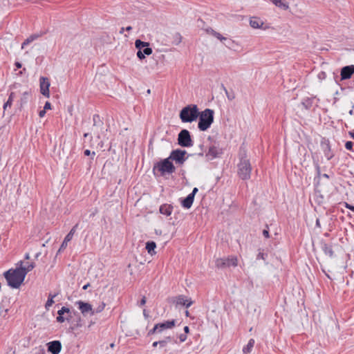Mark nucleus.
Masks as SVG:
<instances>
[{
  "mask_svg": "<svg viewBox=\"0 0 354 354\" xmlns=\"http://www.w3.org/2000/svg\"><path fill=\"white\" fill-rule=\"evenodd\" d=\"M239 158L238 176L243 180H248L251 176L252 166L250 160L248 158L247 151L243 145L239 149Z\"/></svg>",
  "mask_w": 354,
  "mask_h": 354,
  "instance_id": "nucleus-1",
  "label": "nucleus"
},
{
  "mask_svg": "<svg viewBox=\"0 0 354 354\" xmlns=\"http://www.w3.org/2000/svg\"><path fill=\"white\" fill-rule=\"evenodd\" d=\"M3 276L7 281L8 285L16 289L21 286L26 278L25 272L21 270L19 267L6 271L3 273Z\"/></svg>",
  "mask_w": 354,
  "mask_h": 354,
  "instance_id": "nucleus-2",
  "label": "nucleus"
},
{
  "mask_svg": "<svg viewBox=\"0 0 354 354\" xmlns=\"http://www.w3.org/2000/svg\"><path fill=\"white\" fill-rule=\"evenodd\" d=\"M199 116V109L196 104H188L183 107L180 113L179 118L183 123H192L196 121Z\"/></svg>",
  "mask_w": 354,
  "mask_h": 354,
  "instance_id": "nucleus-3",
  "label": "nucleus"
},
{
  "mask_svg": "<svg viewBox=\"0 0 354 354\" xmlns=\"http://www.w3.org/2000/svg\"><path fill=\"white\" fill-rule=\"evenodd\" d=\"M214 111L210 109H205L199 111L198 128L201 131H207L214 122Z\"/></svg>",
  "mask_w": 354,
  "mask_h": 354,
  "instance_id": "nucleus-4",
  "label": "nucleus"
},
{
  "mask_svg": "<svg viewBox=\"0 0 354 354\" xmlns=\"http://www.w3.org/2000/svg\"><path fill=\"white\" fill-rule=\"evenodd\" d=\"M156 170L160 172V176H162L166 174L174 173L176 171V167L169 158H167L154 165L153 171L155 175Z\"/></svg>",
  "mask_w": 354,
  "mask_h": 354,
  "instance_id": "nucleus-5",
  "label": "nucleus"
},
{
  "mask_svg": "<svg viewBox=\"0 0 354 354\" xmlns=\"http://www.w3.org/2000/svg\"><path fill=\"white\" fill-rule=\"evenodd\" d=\"M187 155V151L180 149L172 150L168 157L172 162L174 161L176 165H183L187 160L189 155Z\"/></svg>",
  "mask_w": 354,
  "mask_h": 354,
  "instance_id": "nucleus-6",
  "label": "nucleus"
},
{
  "mask_svg": "<svg viewBox=\"0 0 354 354\" xmlns=\"http://www.w3.org/2000/svg\"><path fill=\"white\" fill-rule=\"evenodd\" d=\"M178 144L182 147H190L194 145L190 133L187 129H183L178 135Z\"/></svg>",
  "mask_w": 354,
  "mask_h": 354,
  "instance_id": "nucleus-7",
  "label": "nucleus"
},
{
  "mask_svg": "<svg viewBox=\"0 0 354 354\" xmlns=\"http://www.w3.org/2000/svg\"><path fill=\"white\" fill-rule=\"evenodd\" d=\"M75 304L77 305L79 310L84 316L88 315L91 316L95 314V310L89 303L80 300L76 301Z\"/></svg>",
  "mask_w": 354,
  "mask_h": 354,
  "instance_id": "nucleus-8",
  "label": "nucleus"
},
{
  "mask_svg": "<svg viewBox=\"0 0 354 354\" xmlns=\"http://www.w3.org/2000/svg\"><path fill=\"white\" fill-rule=\"evenodd\" d=\"M237 266V259L236 257H231L227 259H217L216 260V266L218 268H225L230 266Z\"/></svg>",
  "mask_w": 354,
  "mask_h": 354,
  "instance_id": "nucleus-9",
  "label": "nucleus"
},
{
  "mask_svg": "<svg viewBox=\"0 0 354 354\" xmlns=\"http://www.w3.org/2000/svg\"><path fill=\"white\" fill-rule=\"evenodd\" d=\"M172 302L176 304V306H185L186 308H189L193 304V301L190 298L187 299V297L183 295L173 297Z\"/></svg>",
  "mask_w": 354,
  "mask_h": 354,
  "instance_id": "nucleus-10",
  "label": "nucleus"
},
{
  "mask_svg": "<svg viewBox=\"0 0 354 354\" xmlns=\"http://www.w3.org/2000/svg\"><path fill=\"white\" fill-rule=\"evenodd\" d=\"M39 84H40V92L41 93L46 97H49V87H50V82L48 78L45 77H41L39 79Z\"/></svg>",
  "mask_w": 354,
  "mask_h": 354,
  "instance_id": "nucleus-11",
  "label": "nucleus"
},
{
  "mask_svg": "<svg viewBox=\"0 0 354 354\" xmlns=\"http://www.w3.org/2000/svg\"><path fill=\"white\" fill-rule=\"evenodd\" d=\"M321 146L327 160H330L334 156V154L331 152L329 140L326 138H323L321 142Z\"/></svg>",
  "mask_w": 354,
  "mask_h": 354,
  "instance_id": "nucleus-12",
  "label": "nucleus"
},
{
  "mask_svg": "<svg viewBox=\"0 0 354 354\" xmlns=\"http://www.w3.org/2000/svg\"><path fill=\"white\" fill-rule=\"evenodd\" d=\"M48 351L52 354H59L62 349V344L58 340L50 342L47 344Z\"/></svg>",
  "mask_w": 354,
  "mask_h": 354,
  "instance_id": "nucleus-13",
  "label": "nucleus"
},
{
  "mask_svg": "<svg viewBox=\"0 0 354 354\" xmlns=\"http://www.w3.org/2000/svg\"><path fill=\"white\" fill-rule=\"evenodd\" d=\"M354 73V65L344 66L341 69V80H348L351 77Z\"/></svg>",
  "mask_w": 354,
  "mask_h": 354,
  "instance_id": "nucleus-14",
  "label": "nucleus"
},
{
  "mask_svg": "<svg viewBox=\"0 0 354 354\" xmlns=\"http://www.w3.org/2000/svg\"><path fill=\"white\" fill-rule=\"evenodd\" d=\"M156 324L158 328V333H160L166 329L172 328L176 324V320H168Z\"/></svg>",
  "mask_w": 354,
  "mask_h": 354,
  "instance_id": "nucleus-15",
  "label": "nucleus"
},
{
  "mask_svg": "<svg viewBox=\"0 0 354 354\" xmlns=\"http://www.w3.org/2000/svg\"><path fill=\"white\" fill-rule=\"evenodd\" d=\"M221 153L220 149L217 147L212 145L209 147L206 156L209 159H214L218 157Z\"/></svg>",
  "mask_w": 354,
  "mask_h": 354,
  "instance_id": "nucleus-16",
  "label": "nucleus"
},
{
  "mask_svg": "<svg viewBox=\"0 0 354 354\" xmlns=\"http://www.w3.org/2000/svg\"><path fill=\"white\" fill-rule=\"evenodd\" d=\"M263 21L258 17H253L250 19V25L253 28L266 29V28L263 27Z\"/></svg>",
  "mask_w": 354,
  "mask_h": 354,
  "instance_id": "nucleus-17",
  "label": "nucleus"
},
{
  "mask_svg": "<svg viewBox=\"0 0 354 354\" xmlns=\"http://www.w3.org/2000/svg\"><path fill=\"white\" fill-rule=\"evenodd\" d=\"M73 315L77 317L76 319L75 320H73V321H71V323H72V326H71V329L72 330H75V329H77L80 327H81L82 326V320L79 315L78 313L75 312V311H73Z\"/></svg>",
  "mask_w": 354,
  "mask_h": 354,
  "instance_id": "nucleus-18",
  "label": "nucleus"
},
{
  "mask_svg": "<svg viewBox=\"0 0 354 354\" xmlns=\"http://www.w3.org/2000/svg\"><path fill=\"white\" fill-rule=\"evenodd\" d=\"M322 250L324 252L326 255H328L330 257H333L334 255V252L332 248V245H328L324 242H322Z\"/></svg>",
  "mask_w": 354,
  "mask_h": 354,
  "instance_id": "nucleus-19",
  "label": "nucleus"
},
{
  "mask_svg": "<svg viewBox=\"0 0 354 354\" xmlns=\"http://www.w3.org/2000/svg\"><path fill=\"white\" fill-rule=\"evenodd\" d=\"M173 209V207L171 205L163 204L160 205L159 211L160 213L166 216H170Z\"/></svg>",
  "mask_w": 354,
  "mask_h": 354,
  "instance_id": "nucleus-20",
  "label": "nucleus"
},
{
  "mask_svg": "<svg viewBox=\"0 0 354 354\" xmlns=\"http://www.w3.org/2000/svg\"><path fill=\"white\" fill-rule=\"evenodd\" d=\"M194 200V198L192 197V195L188 194L187 196L182 201L181 205L183 207L189 209L193 204Z\"/></svg>",
  "mask_w": 354,
  "mask_h": 354,
  "instance_id": "nucleus-21",
  "label": "nucleus"
},
{
  "mask_svg": "<svg viewBox=\"0 0 354 354\" xmlns=\"http://www.w3.org/2000/svg\"><path fill=\"white\" fill-rule=\"evenodd\" d=\"M153 50L151 48H145L143 50H138L137 57L142 60L145 58V55H150L152 53Z\"/></svg>",
  "mask_w": 354,
  "mask_h": 354,
  "instance_id": "nucleus-22",
  "label": "nucleus"
},
{
  "mask_svg": "<svg viewBox=\"0 0 354 354\" xmlns=\"http://www.w3.org/2000/svg\"><path fill=\"white\" fill-rule=\"evenodd\" d=\"M17 265L19 266V268L21 270H23L24 272H25V276H26L27 273L30 271H31L35 267V263L32 262V263H28L27 266L26 267H24L22 265H23V261H20Z\"/></svg>",
  "mask_w": 354,
  "mask_h": 354,
  "instance_id": "nucleus-23",
  "label": "nucleus"
},
{
  "mask_svg": "<svg viewBox=\"0 0 354 354\" xmlns=\"http://www.w3.org/2000/svg\"><path fill=\"white\" fill-rule=\"evenodd\" d=\"M156 248V243L154 241H147L146 243L145 248L149 254L153 255V254H156V252H155Z\"/></svg>",
  "mask_w": 354,
  "mask_h": 354,
  "instance_id": "nucleus-24",
  "label": "nucleus"
},
{
  "mask_svg": "<svg viewBox=\"0 0 354 354\" xmlns=\"http://www.w3.org/2000/svg\"><path fill=\"white\" fill-rule=\"evenodd\" d=\"M135 46L138 50H143L145 48H150L149 43L141 41L140 39H136L135 41Z\"/></svg>",
  "mask_w": 354,
  "mask_h": 354,
  "instance_id": "nucleus-25",
  "label": "nucleus"
},
{
  "mask_svg": "<svg viewBox=\"0 0 354 354\" xmlns=\"http://www.w3.org/2000/svg\"><path fill=\"white\" fill-rule=\"evenodd\" d=\"M41 35L33 34L29 36L21 44V48H24L26 46L28 45L37 38H39Z\"/></svg>",
  "mask_w": 354,
  "mask_h": 354,
  "instance_id": "nucleus-26",
  "label": "nucleus"
},
{
  "mask_svg": "<svg viewBox=\"0 0 354 354\" xmlns=\"http://www.w3.org/2000/svg\"><path fill=\"white\" fill-rule=\"evenodd\" d=\"M313 103V98L306 97L302 100L301 105L304 108L308 110L312 107Z\"/></svg>",
  "mask_w": 354,
  "mask_h": 354,
  "instance_id": "nucleus-27",
  "label": "nucleus"
},
{
  "mask_svg": "<svg viewBox=\"0 0 354 354\" xmlns=\"http://www.w3.org/2000/svg\"><path fill=\"white\" fill-rule=\"evenodd\" d=\"M58 295V293H54V294H51L50 293L48 295V300L45 304V308L46 309L48 310L49 309V308L54 304V300L53 299Z\"/></svg>",
  "mask_w": 354,
  "mask_h": 354,
  "instance_id": "nucleus-28",
  "label": "nucleus"
},
{
  "mask_svg": "<svg viewBox=\"0 0 354 354\" xmlns=\"http://www.w3.org/2000/svg\"><path fill=\"white\" fill-rule=\"evenodd\" d=\"M254 345V340L253 339H250L249 340L248 344L243 347V353L244 354H248V353H250Z\"/></svg>",
  "mask_w": 354,
  "mask_h": 354,
  "instance_id": "nucleus-29",
  "label": "nucleus"
},
{
  "mask_svg": "<svg viewBox=\"0 0 354 354\" xmlns=\"http://www.w3.org/2000/svg\"><path fill=\"white\" fill-rule=\"evenodd\" d=\"M272 2L277 7L283 10L288 8V5L285 2V0H272Z\"/></svg>",
  "mask_w": 354,
  "mask_h": 354,
  "instance_id": "nucleus-30",
  "label": "nucleus"
},
{
  "mask_svg": "<svg viewBox=\"0 0 354 354\" xmlns=\"http://www.w3.org/2000/svg\"><path fill=\"white\" fill-rule=\"evenodd\" d=\"M79 225V223H76L70 230V232L67 234V235L65 236L66 241H71L73 237L74 234L76 232V230L77 229Z\"/></svg>",
  "mask_w": 354,
  "mask_h": 354,
  "instance_id": "nucleus-31",
  "label": "nucleus"
},
{
  "mask_svg": "<svg viewBox=\"0 0 354 354\" xmlns=\"http://www.w3.org/2000/svg\"><path fill=\"white\" fill-rule=\"evenodd\" d=\"M207 32L211 33L214 37H216L221 41H227L226 37L222 36L219 32L215 31L212 28L207 29Z\"/></svg>",
  "mask_w": 354,
  "mask_h": 354,
  "instance_id": "nucleus-32",
  "label": "nucleus"
},
{
  "mask_svg": "<svg viewBox=\"0 0 354 354\" xmlns=\"http://www.w3.org/2000/svg\"><path fill=\"white\" fill-rule=\"evenodd\" d=\"M93 127L95 128L102 127L103 126V122L100 120V117L97 114H95L93 117Z\"/></svg>",
  "mask_w": 354,
  "mask_h": 354,
  "instance_id": "nucleus-33",
  "label": "nucleus"
},
{
  "mask_svg": "<svg viewBox=\"0 0 354 354\" xmlns=\"http://www.w3.org/2000/svg\"><path fill=\"white\" fill-rule=\"evenodd\" d=\"M14 97L15 93L13 92H11L7 102L3 104L4 111L6 110L7 107H10L12 106Z\"/></svg>",
  "mask_w": 354,
  "mask_h": 354,
  "instance_id": "nucleus-34",
  "label": "nucleus"
},
{
  "mask_svg": "<svg viewBox=\"0 0 354 354\" xmlns=\"http://www.w3.org/2000/svg\"><path fill=\"white\" fill-rule=\"evenodd\" d=\"M182 41V36L179 32H175L173 35L172 43L175 45H178Z\"/></svg>",
  "mask_w": 354,
  "mask_h": 354,
  "instance_id": "nucleus-35",
  "label": "nucleus"
},
{
  "mask_svg": "<svg viewBox=\"0 0 354 354\" xmlns=\"http://www.w3.org/2000/svg\"><path fill=\"white\" fill-rule=\"evenodd\" d=\"M223 91H225L226 96L229 100H232L235 98V94L233 91H228L227 89L224 86L223 84L221 85Z\"/></svg>",
  "mask_w": 354,
  "mask_h": 354,
  "instance_id": "nucleus-36",
  "label": "nucleus"
},
{
  "mask_svg": "<svg viewBox=\"0 0 354 354\" xmlns=\"http://www.w3.org/2000/svg\"><path fill=\"white\" fill-rule=\"evenodd\" d=\"M65 313H66V314H72L73 312H71L70 310V309L66 307V306H63L60 310H59L57 311V314L58 315H64V314H65Z\"/></svg>",
  "mask_w": 354,
  "mask_h": 354,
  "instance_id": "nucleus-37",
  "label": "nucleus"
},
{
  "mask_svg": "<svg viewBox=\"0 0 354 354\" xmlns=\"http://www.w3.org/2000/svg\"><path fill=\"white\" fill-rule=\"evenodd\" d=\"M105 306H106L105 303L102 302L95 309H94L95 313H101L104 309Z\"/></svg>",
  "mask_w": 354,
  "mask_h": 354,
  "instance_id": "nucleus-38",
  "label": "nucleus"
},
{
  "mask_svg": "<svg viewBox=\"0 0 354 354\" xmlns=\"http://www.w3.org/2000/svg\"><path fill=\"white\" fill-rule=\"evenodd\" d=\"M156 333H158V328L157 326V324H155L153 328L149 330V332L147 333V335L150 336V335H154V334H156Z\"/></svg>",
  "mask_w": 354,
  "mask_h": 354,
  "instance_id": "nucleus-39",
  "label": "nucleus"
},
{
  "mask_svg": "<svg viewBox=\"0 0 354 354\" xmlns=\"http://www.w3.org/2000/svg\"><path fill=\"white\" fill-rule=\"evenodd\" d=\"M223 42L225 44V46L229 48H232L234 43V41L232 39H227V41H223Z\"/></svg>",
  "mask_w": 354,
  "mask_h": 354,
  "instance_id": "nucleus-40",
  "label": "nucleus"
},
{
  "mask_svg": "<svg viewBox=\"0 0 354 354\" xmlns=\"http://www.w3.org/2000/svg\"><path fill=\"white\" fill-rule=\"evenodd\" d=\"M353 142H351V141H347L345 143V148L347 149V150H349V151H353Z\"/></svg>",
  "mask_w": 354,
  "mask_h": 354,
  "instance_id": "nucleus-41",
  "label": "nucleus"
},
{
  "mask_svg": "<svg viewBox=\"0 0 354 354\" xmlns=\"http://www.w3.org/2000/svg\"><path fill=\"white\" fill-rule=\"evenodd\" d=\"M68 242V241H66V239L64 238L62 243L61 244L59 249L58 250V252H57L58 253L60 252L61 251L64 250L67 247Z\"/></svg>",
  "mask_w": 354,
  "mask_h": 354,
  "instance_id": "nucleus-42",
  "label": "nucleus"
},
{
  "mask_svg": "<svg viewBox=\"0 0 354 354\" xmlns=\"http://www.w3.org/2000/svg\"><path fill=\"white\" fill-rule=\"evenodd\" d=\"M56 320H57V322H59V323H63V322H65L66 318H65V317H64V315H58V316H57V318H56Z\"/></svg>",
  "mask_w": 354,
  "mask_h": 354,
  "instance_id": "nucleus-43",
  "label": "nucleus"
},
{
  "mask_svg": "<svg viewBox=\"0 0 354 354\" xmlns=\"http://www.w3.org/2000/svg\"><path fill=\"white\" fill-rule=\"evenodd\" d=\"M266 257H267L266 254L259 252V254H257V259H261L265 260Z\"/></svg>",
  "mask_w": 354,
  "mask_h": 354,
  "instance_id": "nucleus-44",
  "label": "nucleus"
},
{
  "mask_svg": "<svg viewBox=\"0 0 354 354\" xmlns=\"http://www.w3.org/2000/svg\"><path fill=\"white\" fill-rule=\"evenodd\" d=\"M84 154L86 156H90L91 154L93 156L95 155V151H93L92 153L91 152V151L89 149H86L84 151Z\"/></svg>",
  "mask_w": 354,
  "mask_h": 354,
  "instance_id": "nucleus-45",
  "label": "nucleus"
},
{
  "mask_svg": "<svg viewBox=\"0 0 354 354\" xmlns=\"http://www.w3.org/2000/svg\"><path fill=\"white\" fill-rule=\"evenodd\" d=\"M146 301H147L146 297L145 296H143L142 298L141 299V300L140 301L138 305L140 306H142L146 304Z\"/></svg>",
  "mask_w": 354,
  "mask_h": 354,
  "instance_id": "nucleus-46",
  "label": "nucleus"
},
{
  "mask_svg": "<svg viewBox=\"0 0 354 354\" xmlns=\"http://www.w3.org/2000/svg\"><path fill=\"white\" fill-rule=\"evenodd\" d=\"M179 339L181 342H185L187 339V335L186 334H180L179 335Z\"/></svg>",
  "mask_w": 354,
  "mask_h": 354,
  "instance_id": "nucleus-47",
  "label": "nucleus"
},
{
  "mask_svg": "<svg viewBox=\"0 0 354 354\" xmlns=\"http://www.w3.org/2000/svg\"><path fill=\"white\" fill-rule=\"evenodd\" d=\"M51 109V104L49 102H46L45 103V105H44V109L45 110H48V109Z\"/></svg>",
  "mask_w": 354,
  "mask_h": 354,
  "instance_id": "nucleus-48",
  "label": "nucleus"
},
{
  "mask_svg": "<svg viewBox=\"0 0 354 354\" xmlns=\"http://www.w3.org/2000/svg\"><path fill=\"white\" fill-rule=\"evenodd\" d=\"M344 205L346 208L349 209L350 210L353 211L354 209V206L352 205L348 204V203L345 202Z\"/></svg>",
  "mask_w": 354,
  "mask_h": 354,
  "instance_id": "nucleus-49",
  "label": "nucleus"
},
{
  "mask_svg": "<svg viewBox=\"0 0 354 354\" xmlns=\"http://www.w3.org/2000/svg\"><path fill=\"white\" fill-rule=\"evenodd\" d=\"M158 343H159L160 347H165L167 345L166 341H164V339L158 341Z\"/></svg>",
  "mask_w": 354,
  "mask_h": 354,
  "instance_id": "nucleus-50",
  "label": "nucleus"
},
{
  "mask_svg": "<svg viewBox=\"0 0 354 354\" xmlns=\"http://www.w3.org/2000/svg\"><path fill=\"white\" fill-rule=\"evenodd\" d=\"M263 235L266 237V238H269L270 237V235H269V231L268 230H263Z\"/></svg>",
  "mask_w": 354,
  "mask_h": 354,
  "instance_id": "nucleus-51",
  "label": "nucleus"
},
{
  "mask_svg": "<svg viewBox=\"0 0 354 354\" xmlns=\"http://www.w3.org/2000/svg\"><path fill=\"white\" fill-rule=\"evenodd\" d=\"M198 189L197 187H194L192 192V193L189 194V195H192V197L194 198L196 194L198 192Z\"/></svg>",
  "mask_w": 354,
  "mask_h": 354,
  "instance_id": "nucleus-52",
  "label": "nucleus"
},
{
  "mask_svg": "<svg viewBox=\"0 0 354 354\" xmlns=\"http://www.w3.org/2000/svg\"><path fill=\"white\" fill-rule=\"evenodd\" d=\"M46 111L45 109H43V110H41L39 112V117L42 118L46 114Z\"/></svg>",
  "mask_w": 354,
  "mask_h": 354,
  "instance_id": "nucleus-53",
  "label": "nucleus"
},
{
  "mask_svg": "<svg viewBox=\"0 0 354 354\" xmlns=\"http://www.w3.org/2000/svg\"><path fill=\"white\" fill-rule=\"evenodd\" d=\"M15 67H16L17 69H19V68H21L22 64H21L20 62H16L15 63Z\"/></svg>",
  "mask_w": 354,
  "mask_h": 354,
  "instance_id": "nucleus-54",
  "label": "nucleus"
},
{
  "mask_svg": "<svg viewBox=\"0 0 354 354\" xmlns=\"http://www.w3.org/2000/svg\"><path fill=\"white\" fill-rule=\"evenodd\" d=\"M171 337L170 336H167L165 337L164 341H166V343L170 342L171 341Z\"/></svg>",
  "mask_w": 354,
  "mask_h": 354,
  "instance_id": "nucleus-55",
  "label": "nucleus"
},
{
  "mask_svg": "<svg viewBox=\"0 0 354 354\" xmlns=\"http://www.w3.org/2000/svg\"><path fill=\"white\" fill-rule=\"evenodd\" d=\"M65 318H66V320H67L68 322H70L71 319L72 318V314H67V316L65 317Z\"/></svg>",
  "mask_w": 354,
  "mask_h": 354,
  "instance_id": "nucleus-56",
  "label": "nucleus"
},
{
  "mask_svg": "<svg viewBox=\"0 0 354 354\" xmlns=\"http://www.w3.org/2000/svg\"><path fill=\"white\" fill-rule=\"evenodd\" d=\"M317 177L319 178L320 177V167L319 165H317Z\"/></svg>",
  "mask_w": 354,
  "mask_h": 354,
  "instance_id": "nucleus-57",
  "label": "nucleus"
},
{
  "mask_svg": "<svg viewBox=\"0 0 354 354\" xmlns=\"http://www.w3.org/2000/svg\"><path fill=\"white\" fill-rule=\"evenodd\" d=\"M184 332L185 334L188 333L189 332V326H186L184 327Z\"/></svg>",
  "mask_w": 354,
  "mask_h": 354,
  "instance_id": "nucleus-58",
  "label": "nucleus"
},
{
  "mask_svg": "<svg viewBox=\"0 0 354 354\" xmlns=\"http://www.w3.org/2000/svg\"><path fill=\"white\" fill-rule=\"evenodd\" d=\"M316 226L318 227H321L320 221H319V218H317V220H316Z\"/></svg>",
  "mask_w": 354,
  "mask_h": 354,
  "instance_id": "nucleus-59",
  "label": "nucleus"
},
{
  "mask_svg": "<svg viewBox=\"0 0 354 354\" xmlns=\"http://www.w3.org/2000/svg\"><path fill=\"white\" fill-rule=\"evenodd\" d=\"M90 286V283H88L86 285H84L82 288L83 290H86Z\"/></svg>",
  "mask_w": 354,
  "mask_h": 354,
  "instance_id": "nucleus-60",
  "label": "nucleus"
},
{
  "mask_svg": "<svg viewBox=\"0 0 354 354\" xmlns=\"http://www.w3.org/2000/svg\"><path fill=\"white\" fill-rule=\"evenodd\" d=\"M158 344H159V343H158V341H156L153 343L152 346L156 347Z\"/></svg>",
  "mask_w": 354,
  "mask_h": 354,
  "instance_id": "nucleus-61",
  "label": "nucleus"
},
{
  "mask_svg": "<svg viewBox=\"0 0 354 354\" xmlns=\"http://www.w3.org/2000/svg\"><path fill=\"white\" fill-rule=\"evenodd\" d=\"M132 30V27L131 26H127L125 28V30L127 31H130Z\"/></svg>",
  "mask_w": 354,
  "mask_h": 354,
  "instance_id": "nucleus-62",
  "label": "nucleus"
},
{
  "mask_svg": "<svg viewBox=\"0 0 354 354\" xmlns=\"http://www.w3.org/2000/svg\"><path fill=\"white\" fill-rule=\"evenodd\" d=\"M349 135L353 139H354V132L350 131Z\"/></svg>",
  "mask_w": 354,
  "mask_h": 354,
  "instance_id": "nucleus-63",
  "label": "nucleus"
},
{
  "mask_svg": "<svg viewBox=\"0 0 354 354\" xmlns=\"http://www.w3.org/2000/svg\"><path fill=\"white\" fill-rule=\"evenodd\" d=\"M30 259V255H29V254H28V253H26V254H25V259Z\"/></svg>",
  "mask_w": 354,
  "mask_h": 354,
  "instance_id": "nucleus-64",
  "label": "nucleus"
}]
</instances>
